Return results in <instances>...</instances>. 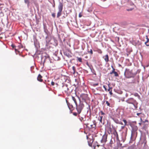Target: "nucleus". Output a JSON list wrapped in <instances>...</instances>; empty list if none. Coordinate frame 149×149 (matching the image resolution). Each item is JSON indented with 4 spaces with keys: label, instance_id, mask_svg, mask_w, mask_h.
<instances>
[{
    "label": "nucleus",
    "instance_id": "obj_27",
    "mask_svg": "<svg viewBox=\"0 0 149 149\" xmlns=\"http://www.w3.org/2000/svg\"><path fill=\"white\" fill-rule=\"evenodd\" d=\"M115 123H116L119 124H121V125H123V123L121 121H120L119 122H116V121Z\"/></svg>",
    "mask_w": 149,
    "mask_h": 149
},
{
    "label": "nucleus",
    "instance_id": "obj_4",
    "mask_svg": "<svg viewBox=\"0 0 149 149\" xmlns=\"http://www.w3.org/2000/svg\"><path fill=\"white\" fill-rule=\"evenodd\" d=\"M111 67L113 69V70L111 72H110V74H114V76L116 77H118L119 76V75L118 73L115 71V69L113 68V66H111Z\"/></svg>",
    "mask_w": 149,
    "mask_h": 149
},
{
    "label": "nucleus",
    "instance_id": "obj_16",
    "mask_svg": "<svg viewBox=\"0 0 149 149\" xmlns=\"http://www.w3.org/2000/svg\"><path fill=\"white\" fill-rule=\"evenodd\" d=\"M17 47L18 48V49H20L23 47L22 45L21 44H19Z\"/></svg>",
    "mask_w": 149,
    "mask_h": 149
},
{
    "label": "nucleus",
    "instance_id": "obj_54",
    "mask_svg": "<svg viewBox=\"0 0 149 149\" xmlns=\"http://www.w3.org/2000/svg\"><path fill=\"white\" fill-rule=\"evenodd\" d=\"M148 66H149V65H147L146 67H148Z\"/></svg>",
    "mask_w": 149,
    "mask_h": 149
},
{
    "label": "nucleus",
    "instance_id": "obj_40",
    "mask_svg": "<svg viewBox=\"0 0 149 149\" xmlns=\"http://www.w3.org/2000/svg\"><path fill=\"white\" fill-rule=\"evenodd\" d=\"M103 87L104 88V89H105V91H107V88H106V86H105L104 85V86H103Z\"/></svg>",
    "mask_w": 149,
    "mask_h": 149
},
{
    "label": "nucleus",
    "instance_id": "obj_13",
    "mask_svg": "<svg viewBox=\"0 0 149 149\" xmlns=\"http://www.w3.org/2000/svg\"><path fill=\"white\" fill-rule=\"evenodd\" d=\"M76 58H77V61H79L80 62H82V58H79L78 57H76Z\"/></svg>",
    "mask_w": 149,
    "mask_h": 149
},
{
    "label": "nucleus",
    "instance_id": "obj_35",
    "mask_svg": "<svg viewBox=\"0 0 149 149\" xmlns=\"http://www.w3.org/2000/svg\"><path fill=\"white\" fill-rule=\"evenodd\" d=\"M11 46L13 48H14V49H15V47H16V46L15 45H14L13 44H12L11 45Z\"/></svg>",
    "mask_w": 149,
    "mask_h": 149
},
{
    "label": "nucleus",
    "instance_id": "obj_36",
    "mask_svg": "<svg viewBox=\"0 0 149 149\" xmlns=\"http://www.w3.org/2000/svg\"><path fill=\"white\" fill-rule=\"evenodd\" d=\"M52 16L54 18L55 17V14L54 13H53L52 14Z\"/></svg>",
    "mask_w": 149,
    "mask_h": 149
},
{
    "label": "nucleus",
    "instance_id": "obj_9",
    "mask_svg": "<svg viewBox=\"0 0 149 149\" xmlns=\"http://www.w3.org/2000/svg\"><path fill=\"white\" fill-rule=\"evenodd\" d=\"M63 4L62 3L60 2L58 6V11H62L63 9Z\"/></svg>",
    "mask_w": 149,
    "mask_h": 149
},
{
    "label": "nucleus",
    "instance_id": "obj_38",
    "mask_svg": "<svg viewBox=\"0 0 149 149\" xmlns=\"http://www.w3.org/2000/svg\"><path fill=\"white\" fill-rule=\"evenodd\" d=\"M54 82L53 81H52L51 83V84L52 86H54Z\"/></svg>",
    "mask_w": 149,
    "mask_h": 149
},
{
    "label": "nucleus",
    "instance_id": "obj_33",
    "mask_svg": "<svg viewBox=\"0 0 149 149\" xmlns=\"http://www.w3.org/2000/svg\"><path fill=\"white\" fill-rule=\"evenodd\" d=\"M134 8H131L130 9H127V11H132Z\"/></svg>",
    "mask_w": 149,
    "mask_h": 149
},
{
    "label": "nucleus",
    "instance_id": "obj_1",
    "mask_svg": "<svg viewBox=\"0 0 149 149\" xmlns=\"http://www.w3.org/2000/svg\"><path fill=\"white\" fill-rule=\"evenodd\" d=\"M75 105H76V109L77 112H78V113H80L84 107V104L80 102L79 105H78L77 104Z\"/></svg>",
    "mask_w": 149,
    "mask_h": 149
},
{
    "label": "nucleus",
    "instance_id": "obj_8",
    "mask_svg": "<svg viewBox=\"0 0 149 149\" xmlns=\"http://www.w3.org/2000/svg\"><path fill=\"white\" fill-rule=\"evenodd\" d=\"M63 89L65 93L68 94H69L70 93V91H69V89L67 88V86H64L63 87Z\"/></svg>",
    "mask_w": 149,
    "mask_h": 149
},
{
    "label": "nucleus",
    "instance_id": "obj_29",
    "mask_svg": "<svg viewBox=\"0 0 149 149\" xmlns=\"http://www.w3.org/2000/svg\"><path fill=\"white\" fill-rule=\"evenodd\" d=\"M100 113H101V115H104L105 114V113L103 112L102 111H101L99 113V114Z\"/></svg>",
    "mask_w": 149,
    "mask_h": 149
},
{
    "label": "nucleus",
    "instance_id": "obj_30",
    "mask_svg": "<svg viewBox=\"0 0 149 149\" xmlns=\"http://www.w3.org/2000/svg\"><path fill=\"white\" fill-rule=\"evenodd\" d=\"M14 49L15 51L17 54V53H19V51H18L17 49L16 48H15Z\"/></svg>",
    "mask_w": 149,
    "mask_h": 149
},
{
    "label": "nucleus",
    "instance_id": "obj_52",
    "mask_svg": "<svg viewBox=\"0 0 149 149\" xmlns=\"http://www.w3.org/2000/svg\"><path fill=\"white\" fill-rule=\"evenodd\" d=\"M132 134L131 136V138H132Z\"/></svg>",
    "mask_w": 149,
    "mask_h": 149
},
{
    "label": "nucleus",
    "instance_id": "obj_43",
    "mask_svg": "<svg viewBox=\"0 0 149 149\" xmlns=\"http://www.w3.org/2000/svg\"><path fill=\"white\" fill-rule=\"evenodd\" d=\"M86 64L87 65H88L89 67H90V66L88 62H87Z\"/></svg>",
    "mask_w": 149,
    "mask_h": 149
},
{
    "label": "nucleus",
    "instance_id": "obj_31",
    "mask_svg": "<svg viewBox=\"0 0 149 149\" xmlns=\"http://www.w3.org/2000/svg\"><path fill=\"white\" fill-rule=\"evenodd\" d=\"M108 130L110 132H111V130H112V129H111V127L110 126L109 127V128H108Z\"/></svg>",
    "mask_w": 149,
    "mask_h": 149
},
{
    "label": "nucleus",
    "instance_id": "obj_5",
    "mask_svg": "<svg viewBox=\"0 0 149 149\" xmlns=\"http://www.w3.org/2000/svg\"><path fill=\"white\" fill-rule=\"evenodd\" d=\"M78 117L79 119L82 122L84 120V119L85 118V116L84 115H82L81 113L79 114Z\"/></svg>",
    "mask_w": 149,
    "mask_h": 149
},
{
    "label": "nucleus",
    "instance_id": "obj_22",
    "mask_svg": "<svg viewBox=\"0 0 149 149\" xmlns=\"http://www.w3.org/2000/svg\"><path fill=\"white\" fill-rule=\"evenodd\" d=\"M134 95L136 97H137L139 98L140 97V96L137 93H135L134 94Z\"/></svg>",
    "mask_w": 149,
    "mask_h": 149
},
{
    "label": "nucleus",
    "instance_id": "obj_37",
    "mask_svg": "<svg viewBox=\"0 0 149 149\" xmlns=\"http://www.w3.org/2000/svg\"><path fill=\"white\" fill-rule=\"evenodd\" d=\"M98 83H95L93 84V85L94 86H98Z\"/></svg>",
    "mask_w": 149,
    "mask_h": 149
},
{
    "label": "nucleus",
    "instance_id": "obj_20",
    "mask_svg": "<svg viewBox=\"0 0 149 149\" xmlns=\"http://www.w3.org/2000/svg\"><path fill=\"white\" fill-rule=\"evenodd\" d=\"M143 125L144 126L143 127V129L146 130L147 128L148 125L147 124H144Z\"/></svg>",
    "mask_w": 149,
    "mask_h": 149
},
{
    "label": "nucleus",
    "instance_id": "obj_55",
    "mask_svg": "<svg viewBox=\"0 0 149 149\" xmlns=\"http://www.w3.org/2000/svg\"><path fill=\"white\" fill-rule=\"evenodd\" d=\"M97 146L98 147H99V145H97Z\"/></svg>",
    "mask_w": 149,
    "mask_h": 149
},
{
    "label": "nucleus",
    "instance_id": "obj_53",
    "mask_svg": "<svg viewBox=\"0 0 149 149\" xmlns=\"http://www.w3.org/2000/svg\"><path fill=\"white\" fill-rule=\"evenodd\" d=\"M146 46H149V45H146Z\"/></svg>",
    "mask_w": 149,
    "mask_h": 149
},
{
    "label": "nucleus",
    "instance_id": "obj_44",
    "mask_svg": "<svg viewBox=\"0 0 149 149\" xmlns=\"http://www.w3.org/2000/svg\"><path fill=\"white\" fill-rule=\"evenodd\" d=\"M112 91H109V93L111 95H112Z\"/></svg>",
    "mask_w": 149,
    "mask_h": 149
},
{
    "label": "nucleus",
    "instance_id": "obj_11",
    "mask_svg": "<svg viewBox=\"0 0 149 149\" xmlns=\"http://www.w3.org/2000/svg\"><path fill=\"white\" fill-rule=\"evenodd\" d=\"M42 77L40 74H39L37 77L38 80L40 82H42L43 81Z\"/></svg>",
    "mask_w": 149,
    "mask_h": 149
},
{
    "label": "nucleus",
    "instance_id": "obj_7",
    "mask_svg": "<svg viewBox=\"0 0 149 149\" xmlns=\"http://www.w3.org/2000/svg\"><path fill=\"white\" fill-rule=\"evenodd\" d=\"M66 102L68 107L70 111H73L74 109V107L73 106L72 104H71L70 103L68 102L67 100H66Z\"/></svg>",
    "mask_w": 149,
    "mask_h": 149
},
{
    "label": "nucleus",
    "instance_id": "obj_26",
    "mask_svg": "<svg viewBox=\"0 0 149 149\" xmlns=\"http://www.w3.org/2000/svg\"><path fill=\"white\" fill-rule=\"evenodd\" d=\"M98 120H99L100 122V123H102V119L100 118L99 117L98 118Z\"/></svg>",
    "mask_w": 149,
    "mask_h": 149
},
{
    "label": "nucleus",
    "instance_id": "obj_10",
    "mask_svg": "<svg viewBox=\"0 0 149 149\" xmlns=\"http://www.w3.org/2000/svg\"><path fill=\"white\" fill-rule=\"evenodd\" d=\"M103 58L104 59L105 61L106 62H108L109 61V57L108 54H106L104 56Z\"/></svg>",
    "mask_w": 149,
    "mask_h": 149
},
{
    "label": "nucleus",
    "instance_id": "obj_3",
    "mask_svg": "<svg viewBox=\"0 0 149 149\" xmlns=\"http://www.w3.org/2000/svg\"><path fill=\"white\" fill-rule=\"evenodd\" d=\"M107 135L106 134H104L102 137V139L101 141V143L104 144L107 141Z\"/></svg>",
    "mask_w": 149,
    "mask_h": 149
},
{
    "label": "nucleus",
    "instance_id": "obj_41",
    "mask_svg": "<svg viewBox=\"0 0 149 149\" xmlns=\"http://www.w3.org/2000/svg\"><path fill=\"white\" fill-rule=\"evenodd\" d=\"M143 122L144 123H146V122H148V121L147 120H146L144 121H143Z\"/></svg>",
    "mask_w": 149,
    "mask_h": 149
},
{
    "label": "nucleus",
    "instance_id": "obj_47",
    "mask_svg": "<svg viewBox=\"0 0 149 149\" xmlns=\"http://www.w3.org/2000/svg\"><path fill=\"white\" fill-rule=\"evenodd\" d=\"M141 113H137L136 114L138 116H139V115H140V114H141Z\"/></svg>",
    "mask_w": 149,
    "mask_h": 149
},
{
    "label": "nucleus",
    "instance_id": "obj_15",
    "mask_svg": "<svg viewBox=\"0 0 149 149\" xmlns=\"http://www.w3.org/2000/svg\"><path fill=\"white\" fill-rule=\"evenodd\" d=\"M72 100H73V101H74L75 104H77V102L75 98L74 97L72 96Z\"/></svg>",
    "mask_w": 149,
    "mask_h": 149
},
{
    "label": "nucleus",
    "instance_id": "obj_49",
    "mask_svg": "<svg viewBox=\"0 0 149 149\" xmlns=\"http://www.w3.org/2000/svg\"><path fill=\"white\" fill-rule=\"evenodd\" d=\"M125 125H124V126H122V127H121V129H123L124 128V127H125Z\"/></svg>",
    "mask_w": 149,
    "mask_h": 149
},
{
    "label": "nucleus",
    "instance_id": "obj_19",
    "mask_svg": "<svg viewBox=\"0 0 149 149\" xmlns=\"http://www.w3.org/2000/svg\"><path fill=\"white\" fill-rule=\"evenodd\" d=\"M96 124L93 123V124L90 125L91 128H95L96 127Z\"/></svg>",
    "mask_w": 149,
    "mask_h": 149
},
{
    "label": "nucleus",
    "instance_id": "obj_32",
    "mask_svg": "<svg viewBox=\"0 0 149 149\" xmlns=\"http://www.w3.org/2000/svg\"><path fill=\"white\" fill-rule=\"evenodd\" d=\"M46 58H49V56L48 54H46L45 56H44Z\"/></svg>",
    "mask_w": 149,
    "mask_h": 149
},
{
    "label": "nucleus",
    "instance_id": "obj_57",
    "mask_svg": "<svg viewBox=\"0 0 149 149\" xmlns=\"http://www.w3.org/2000/svg\"><path fill=\"white\" fill-rule=\"evenodd\" d=\"M46 54V53H43V54Z\"/></svg>",
    "mask_w": 149,
    "mask_h": 149
},
{
    "label": "nucleus",
    "instance_id": "obj_14",
    "mask_svg": "<svg viewBox=\"0 0 149 149\" xmlns=\"http://www.w3.org/2000/svg\"><path fill=\"white\" fill-rule=\"evenodd\" d=\"M61 12L62 11H58L57 14V18H58L60 16H61Z\"/></svg>",
    "mask_w": 149,
    "mask_h": 149
},
{
    "label": "nucleus",
    "instance_id": "obj_28",
    "mask_svg": "<svg viewBox=\"0 0 149 149\" xmlns=\"http://www.w3.org/2000/svg\"><path fill=\"white\" fill-rule=\"evenodd\" d=\"M146 39H147V41H146V43H148L149 42V39L148 38L147 36H146Z\"/></svg>",
    "mask_w": 149,
    "mask_h": 149
},
{
    "label": "nucleus",
    "instance_id": "obj_50",
    "mask_svg": "<svg viewBox=\"0 0 149 149\" xmlns=\"http://www.w3.org/2000/svg\"><path fill=\"white\" fill-rule=\"evenodd\" d=\"M83 95L85 97H87V95Z\"/></svg>",
    "mask_w": 149,
    "mask_h": 149
},
{
    "label": "nucleus",
    "instance_id": "obj_18",
    "mask_svg": "<svg viewBox=\"0 0 149 149\" xmlns=\"http://www.w3.org/2000/svg\"><path fill=\"white\" fill-rule=\"evenodd\" d=\"M110 84H108V86L109 87V88L107 90V91H112V88L111 87H110Z\"/></svg>",
    "mask_w": 149,
    "mask_h": 149
},
{
    "label": "nucleus",
    "instance_id": "obj_2",
    "mask_svg": "<svg viewBox=\"0 0 149 149\" xmlns=\"http://www.w3.org/2000/svg\"><path fill=\"white\" fill-rule=\"evenodd\" d=\"M124 75L125 77L128 78H131L133 76L132 71L130 70H126L125 72Z\"/></svg>",
    "mask_w": 149,
    "mask_h": 149
},
{
    "label": "nucleus",
    "instance_id": "obj_48",
    "mask_svg": "<svg viewBox=\"0 0 149 149\" xmlns=\"http://www.w3.org/2000/svg\"><path fill=\"white\" fill-rule=\"evenodd\" d=\"M88 145H89L90 146H91V145H92V144L91 143H88Z\"/></svg>",
    "mask_w": 149,
    "mask_h": 149
},
{
    "label": "nucleus",
    "instance_id": "obj_21",
    "mask_svg": "<svg viewBox=\"0 0 149 149\" xmlns=\"http://www.w3.org/2000/svg\"><path fill=\"white\" fill-rule=\"evenodd\" d=\"M106 104H107V106H108L109 107H111V106L110 105V103L109 102L107 101H106Z\"/></svg>",
    "mask_w": 149,
    "mask_h": 149
},
{
    "label": "nucleus",
    "instance_id": "obj_23",
    "mask_svg": "<svg viewBox=\"0 0 149 149\" xmlns=\"http://www.w3.org/2000/svg\"><path fill=\"white\" fill-rule=\"evenodd\" d=\"M79 113H78V112H77H77H73V115L75 116H77V115L78 116L79 115Z\"/></svg>",
    "mask_w": 149,
    "mask_h": 149
},
{
    "label": "nucleus",
    "instance_id": "obj_46",
    "mask_svg": "<svg viewBox=\"0 0 149 149\" xmlns=\"http://www.w3.org/2000/svg\"><path fill=\"white\" fill-rule=\"evenodd\" d=\"M100 118L102 119V118H103V116H100L99 117Z\"/></svg>",
    "mask_w": 149,
    "mask_h": 149
},
{
    "label": "nucleus",
    "instance_id": "obj_24",
    "mask_svg": "<svg viewBox=\"0 0 149 149\" xmlns=\"http://www.w3.org/2000/svg\"><path fill=\"white\" fill-rule=\"evenodd\" d=\"M123 121L125 123L124 125L125 126L126 125H127V123L126 120L125 119H123Z\"/></svg>",
    "mask_w": 149,
    "mask_h": 149
},
{
    "label": "nucleus",
    "instance_id": "obj_34",
    "mask_svg": "<svg viewBox=\"0 0 149 149\" xmlns=\"http://www.w3.org/2000/svg\"><path fill=\"white\" fill-rule=\"evenodd\" d=\"M25 2L26 3L29 4V0H25Z\"/></svg>",
    "mask_w": 149,
    "mask_h": 149
},
{
    "label": "nucleus",
    "instance_id": "obj_51",
    "mask_svg": "<svg viewBox=\"0 0 149 149\" xmlns=\"http://www.w3.org/2000/svg\"><path fill=\"white\" fill-rule=\"evenodd\" d=\"M147 43H146V42L145 43V44L146 45H148L147 44Z\"/></svg>",
    "mask_w": 149,
    "mask_h": 149
},
{
    "label": "nucleus",
    "instance_id": "obj_39",
    "mask_svg": "<svg viewBox=\"0 0 149 149\" xmlns=\"http://www.w3.org/2000/svg\"><path fill=\"white\" fill-rule=\"evenodd\" d=\"M79 17H82V15L81 13H79Z\"/></svg>",
    "mask_w": 149,
    "mask_h": 149
},
{
    "label": "nucleus",
    "instance_id": "obj_6",
    "mask_svg": "<svg viewBox=\"0 0 149 149\" xmlns=\"http://www.w3.org/2000/svg\"><path fill=\"white\" fill-rule=\"evenodd\" d=\"M135 100L133 98H130L127 100V102L129 104H134Z\"/></svg>",
    "mask_w": 149,
    "mask_h": 149
},
{
    "label": "nucleus",
    "instance_id": "obj_45",
    "mask_svg": "<svg viewBox=\"0 0 149 149\" xmlns=\"http://www.w3.org/2000/svg\"><path fill=\"white\" fill-rule=\"evenodd\" d=\"M113 119L114 120V121H115H115H116V122H119L120 121H119L118 120H114L113 119Z\"/></svg>",
    "mask_w": 149,
    "mask_h": 149
},
{
    "label": "nucleus",
    "instance_id": "obj_12",
    "mask_svg": "<svg viewBox=\"0 0 149 149\" xmlns=\"http://www.w3.org/2000/svg\"><path fill=\"white\" fill-rule=\"evenodd\" d=\"M114 135L116 137L117 139H118V136L117 132L116 130H115L113 133Z\"/></svg>",
    "mask_w": 149,
    "mask_h": 149
},
{
    "label": "nucleus",
    "instance_id": "obj_42",
    "mask_svg": "<svg viewBox=\"0 0 149 149\" xmlns=\"http://www.w3.org/2000/svg\"><path fill=\"white\" fill-rule=\"evenodd\" d=\"M89 123H85V125L86 126H88L89 125Z\"/></svg>",
    "mask_w": 149,
    "mask_h": 149
},
{
    "label": "nucleus",
    "instance_id": "obj_56",
    "mask_svg": "<svg viewBox=\"0 0 149 149\" xmlns=\"http://www.w3.org/2000/svg\"><path fill=\"white\" fill-rule=\"evenodd\" d=\"M141 120H142V119L141 118Z\"/></svg>",
    "mask_w": 149,
    "mask_h": 149
},
{
    "label": "nucleus",
    "instance_id": "obj_25",
    "mask_svg": "<svg viewBox=\"0 0 149 149\" xmlns=\"http://www.w3.org/2000/svg\"><path fill=\"white\" fill-rule=\"evenodd\" d=\"M88 53H90V54L91 55H92L93 54V51L91 49H90V51H88Z\"/></svg>",
    "mask_w": 149,
    "mask_h": 149
},
{
    "label": "nucleus",
    "instance_id": "obj_17",
    "mask_svg": "<svg viewBox=\"0 0 149 149\" xmlns=\"http://www.w3.org/2000/svg\"><path fill=\"white\" fill-rule=\"evenodd\" d=\"M72 69L73 70V73L74 74L76 72V68L75 67L73 66L72 67Z\"/></svg>",
    "mask_w": 149,
    "mask_h": 149
}]
</instances>
